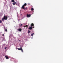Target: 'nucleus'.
<instances>
[{
  "instance_id": "obj_20",
  "label": "nucleus",
  "mask_w": 63,
  "mask_h": 63,
  "mask_svg": "<svg viewBox=\"0 0 63 63\" xmlns=\"http://www.w3.org/2000/svg\"><path fill=\"white\" fill-rule=\"evenodd\" d=\"M2 35L3 36H4V34H2Z\"/></svg>"
},
{
  "instance_id": "obj_23",
  "label": "nucleus",
  "mask_w": 63,
  "mask_h": 63,
  "mask_svg": "<svg viewBox=\"0 0 63 63\" xmlns=\"http://www.w3.org/2000/svg\"><path fill=\"white\" fill-rule=\"evenodd\" d=\"M30 4H29H29H28V5H30Z\"/></svg>"
},
{
  "instance_id": "obj_4",
  "label": "nucleus",
  "mask_w": 63,
  "mask_h": 63,
  "mask_svg": "<svg viewBox=\"0 0 63 63\" xmlns=\"http://www.w3.org/2000/svg\"><path fill=\"white\" fill-rule=\"evenodd\" d=\"M29 29L30 30H32V26H31L29 28Z\"/></svg>"
},
{
  "instance_id": "obj_11",
  "label": "nucleus",
  "mask_w": 63,
  "mask_h": 63,
  "mask_svg": "<svg viewBox=\"0 0 63 63\" xmlns=\"http://www.w3.org/2000/svg\"><path fill=\"white\" fill-rule=\"evenodd\" d=\"M34 34V33H32V34H31V36H32V37H33Z\"/></svg>"
},
{
  "instance_id": "obj_5",
  "label": "nucleus",
  "mask_w": 63,
  "mask_h": 63,
  "mask_svg": "<svg viewBox=\"0 0 63 63\" xmlns=\"http://www.w3.org/2000/svg\"><path fill=\"white\" fill-rule=\"evenodd\" d=\"M22 29L21 28H19V29H18V30L20 32H21L22 31Z\"/></svg>"
},
{
  "instance_id": "obj_15",
  "label": "nucleus",
  "mask_w": 63,
  "mask_h": 63,
  "mask_svg": "<svg viewBox=\"0 0 63 63\" xmlns=\"http://www.w3.org/2000/svg\"><path fill=\"white\" fill-rule=\"evenodd\" d=\"M26 27L27 28L28 27V25H27L26 26H24V27Z\"/></svg>"
},
{
  "instance_id": "obj_10",
  "label": "nucleus",
  "mask_w": 63,
  "mask_h": 63,
  "mask_svg": "<svg viewBox=\"0 0 63 63\" xmlns=\"http://www.w3.org/2000/svg\"><path fill=\"white\" fill-rule=\"evenodd\" d=\"M5 57H6V59H9V58L7 56H5Z\"/></svg>"
},
{
  "instance_id": "obj_1",
  "label": "nucleus",
  "mask_w": 63,
  "mask_h": 63,
  "mask_svg": "<svg viewBox=\"0 0 63 63\" xmlns=\"http://www.w3.org/2000/svg\"><path fill=\"white\" fill-rule=\"evenodd\" d=\"M8 18V16H7L6 17L5 16H4L2 18V20L4 22V20H7Z\"/></svg>"
},
{
  "instance_id": "obj_7",
  "label": "nucleus",
  "mask_w": 63,
  "mask_h": 63,
  "mask_svg": "<svg viewBox=\"0 0 63 63\" xmlns=\"http://www.w3.org/2000/svg\"><path fill=\"white\" fill-rule=\"evenodd\" d=\"M24 8H25V6L23 5L21 7V8H22L24 9Z\"/></svg>"
},
{
  "instance_id": "obj_8",
  "label": "nucleus",
  "mask_w": 63,
  "mask_h": 63,
  "mask_svg": "<svg viewBox=\"0 0 63 63\" xmlns=\"http://www.w3.org/2000/svg\"><path fill=\"white\" fill-rule=\"evenodd\" d=\"M34 26V25L33 23H32L31 24V26L32 27V26Z\"/></svg>"
},
{
  "instance_id": "obj_3",
  "label": "nucleus",
  "mask_w": 63,
  "mask_h": 63,
  "mask_svg": "<svg viewBox=\"0 0 63 63\" xmlns=\"http://www.w3.org/2000/svg\"><path fill=\"white\" fill-rule=\"evenodd\" d=\"M27 17H30V16H31V14H27Z\"/></svg>"
},
{
  "instance_id": "obj_14",
  "label": "nucleus",
  "mask_w": 63,
  "mask_h": 63,
  "mask_svg": "<svg viewBox=\"0 0 63 63\" xmlns=\"http://www.w3.org/2000/svg\"><path fill=\"white\" fill-rule=\"evenodd\" d=\"M34 9H33V8H31V10L32 11H33V10H34Z\"/></svg>"
},
{
  "instance_id": "obj_19",
  "label": "nucleus",
  "mask_w": 63,
  "mask_h": 63,
  "mask_svg": "<svg viewBox=\"0 0 63 63\" xmlns=\"http://www.w3.org/2000/svg\"><path fill=\"white\" fill-rule=\"evenodd\" d=\"M22 25H23V24H21V25L20 26V27H21Z\"/></svg>"
},
{
  "instance_id": "obj_2",
  "label": "nucleus",
  "mask_w": 63,
  "mask_h": 63,
  "mask_svg": "<svg viewBox=\"0 0 63 63\" xmlns=\"http://www.w3.org/2000/svg\"><path fill=\"white\" fill-rule=\"evenodd\" d=\"M20 47V48H17V49L18 50H21V51L22 52H23V50L22 49V48L21 47Z\"/></svg>"
},
{
  "instance_id": "obj_16",
  "label": "nucleus",
  "mask_w": 63,
  "mask_h": 63,
  "mask_svg": "<svg viewBox=\"0 0 63 63\" xmlns=\"http://www.w3.org/2000/svg\"><path fill=\"white\" fill-rule=\"evenodd\" d=\"M31 32L30 31H28V33H30Z\"/></svg>"
},
{
  "instance_id": "obj_21",
  "label": "nucleus",
  "mask_w": 63,
  "mask_h": 63,
  "mask_svg": "<svg viewBox=\"0 0 63 63\" xmlns=\"http://www.w3.org/2000/svg\"><path fill=\"white\" fill-rule=\"evenodd\" d=\"M6 48H7V47H5V49H6Z\"/></svg>"
},
{
  "instance_id": "obj_12",
  "label": "nucleus",
  "mask_w": 63,
  "mask_h": 63,
  "mask_svg": "<svg viewBox=\"0 0 63 63\" xmlns=\"http://www.w3.org/2000/svg\"><path fill=\"white\" fill-rule=\"evenodd\" d=\"M11 2H15V0H12Z\"/></svg>"
},
{
  "instance_id": "obj_13",
  "label": "nucleus",
  "mask_w": 63,
  "mask_h": 63,
  "mask_svg": "<svg viewBox=\"0 0 63 63\" xmlns=\"http://www.w3.org/2000/svg\"><path fill=\"white\" fill-rule=\"evenodd\" d=\"M6 32H7V29H5V30H4Z\"/></svg>"
},
{
  "instance_id": "obj_22",
  "label": "nucleus",
  "mask_w": 63,
  "mask_h": 63,
  "mask_svg": "<svg viewBox=\"0 0 63 63\" xmlns=\"http://www.w3.org/2000/svg\"><path fill=\"white\" fill-rule=\"evenodd\" d=\"M32 28H34V27H33Z\"/></svg>"
},
{
  "instance_id": "obj_9",
  "label": "nucleus",
  "mask_w": 63,
  "mask_h": 63,
  "mask_svg": "<svg viewBox=\"0 0 63 63\" xmlns=\"http://www.w3.org/2000/svg\"><path fill=\"white\" fill-rule=\"evenodd\" d=\"M27 5V4L26 3H25V4L23 5L24 6H26Z\"/></svg>"
},
{
  "instance_id": "obj_6",
  "label": "nucleus",
  "mask_w": 63,
  "mask_h": 63,
  "mask_svg": "<svg viewBox=\"0 0 63 63\" xmlns=\"http://www.w3.org/2000/svg\"><path fill=\"white\" fill-rule=\"evenodd\" d=\"M13 2L14 3H12L14 5H15V4H16V3L15 2V1H14V2Z\"/></svg>"
},
{
  "instance_id": "obj_18",
  "label": "nucleus",
  "mask_w": 63,
  "mask_h": 63,
  "mask_svg": "<svg viewBox=\"0 0 63 63\" xmlns=\"http://www.w3.org/2000/svg\"><path fill=\"white\" fill-rule=\"evenodd\" d=\"M2 23V21L1 20H0V23Z\"/></svg>"
},
{
  "instance_id": "obj_17",
  "label": "nucleus",
  "mask_w": 63,
  "mask_h": 63,
  "mask_svg": "<svg viewBox=\"0 0 63 63\" xmlns=\"http://www.w3.org/2000/svg\"><path fill=\"white\" fill-rule=\"evenodd\" d=\"M27 9V8L26 7V8H24V9H24V10H25Z\"/></svg>"
}]
</instances>
